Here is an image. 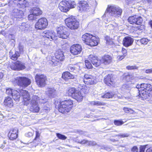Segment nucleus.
<instances>
[{"instance_id":"f257e3e1","label":"nucleus","mask_w":152,"mask_h":152,"mask_svg":"<svg viewBox=\"0 0 152 152\" xmlns=\"http://www.w3.org/2000/svg\"><path fill=\"white\" fill-rule=\"evenodd\" d=\"M122 12V9L119 7L114 5H109L102 17L110 18L113 17H119Z\"/></svg>"},{"instance_id":"f03ea898","label":"nucleus","mask_w":152,"mask_h":152,"mask_svg":"<svg viewBox=\"0 0 152 152\" xmlns=\"http://www.w3.org/2000/svg\"><path fill=\"white\" fill-rule=\"evenodd\" d=\"M139 91V98L142 100L146 99L148 97V92L152 91V86L150 84L143 83L136 86Z\"/></svg>"},{"instance_id":"7ed1b4c3","label":"nucleus","mask_w":152,"mask_h":152,"mask_svg":"<svg viewBox=\"0 0 152 152\" xmlns=\"http://www.w3.org/2000/svg\"><path fill=\"white\" fill-rule=\"evenodd\" d=\"M56 106L58 107L59 112L63 113L69 112L72 107V101L70 99L65 100L62 102H55Z\"/></svg>"},{"instance_id":"20e7f679","label":"nucleus","mask_w":152,"mask_h":152,"mask_svg":"<svg viewBox=\"0 0 152 152\" xmlns=\"http://www.w3.org/2000/svg\"><path fill=\"white\" fill-rule=\"evenodd\" d=\"M76 6V3L74 1H62L59 4L58 7L61 11L66 12L70 8H73Z\"/></svg>"},{"instance_id":"39448f33","label":"nucleus","mask_w":152,"mask_h":152,"mask_svg":"<svg viewBox=\"0 0 152 152\" xmlns=\"http://www.w3.org/2000/svg\"><path fill=\"white\" fill-rule=\"evenodd\" d=\"M55 55V56L51 57V60L49 62L50 64L53 66L58 65L60 61H63L64 59V53L61 50L57 51Z\"/></svg>"},{"instance_id":"423d86ee","label":"nucleus","mask_w":152,"mask_h":152,"mask_svg":"<svg viewBox=\"0 0 152 152\" xmlns=\"http://www.w3.org/2000/svg\"><path fill=\"white\" fill-rule=\"evenodd\" d=\"M65 21L67 26L71 29H77L79 26V22L73 16L66 18Z\"/></svg>"},{"instance_id":"0eeeda50","label":"nucleus","mask_w":152,"mask_h":152,"mask_svg":"<svg viewBox=\"0 0 152 152\" xmlns=\"http://www.w3.org/2000/svg\"><path fill=\"white\" fill-rule=\"evenodd\" d=\"M58 36L62 39H66L69 37V33L67 28L62 26L57 28L56 29Z\"/></svg>"},{"instance_id":"6e6552de","label":"nucleus","mask_w":152,"mask_h":152,"mask_svg":"<svg viewBox=\"0 0 152 152\" xmlns=\"http://www.w3.org/2000/svg\"><path fill=\"white\" fill-rule=\"evenodd\" d=\"M35 79L38 86L43 87L46 85L47 77L44 74H37L35 76Z\"/></svg>"},{"instance_id":"1a4fd4ad","label":"nucleus","mask_w":152,"mask_h":152,"mask_svg":"<svg viewBox=\"0 0 152 152\" xmlns=\"http://www.w3.org/2000/svg\"><path fill=\"white\" fill-rule=\"evenodd\" d=\"M48 25L47 19L45 18L39 19L35 25V28L37 30H42L45 28Z\"/></svg>"},{"instance_id":"9d476101","label":"nucleus","mask_w":152,"mask_h":152,"mask_svg":"<svg viewBox=\"0 0 152 152\" xmlns=\"http://www.w3.org/2000/svg\"><path fill=\"white\" fill-rule=\"evenodd\" d=\"M39 97L36 95L33 96L31 102V105L30 107V110L33 112H38L39 110V108L37 104Z\"/></svg>"},{"instance_id":"9b49d317","label":"nucleus","mask_w":152,"mask_h":152,"mask_svg":"<svg viewBox=\"0 0 152 152\" xmlns=\"http://www.w3.org/2000/svg\"><path fill=\"white\" fill-rule=\"evenodd\" d=\"M16 80L18 85L23 87L28 86L31 83L30 80L26 77H18Z\"/></svg>"},{"instance_id":"f8f14e48","label":"nucleus","mask_w":152,"mask_h":152,"mask_svg":"<svg viewBox=\"0 0 152 152\" xmlns=\"http://www.w3.org/2000/svg\"><path fill=\"white\" fill-rule=\"evenodd\" d=\"M83 81L87 85H93L97 83L96 77L89 74H86L84 75Z\"/></svg>"},{"instance_id":"ddd939ff","label":"nucleus","mask_w":152,"mask_h":152,"mask_svg":"<svg viewBox=\"0 0 152 152\" xmlns=\"http://www.w3.org/2000/svg\"><path fill=\"white\" fill-rule=\"evenodd\" d=\"M32 1V2L33 6H34L31 8L30 10V12L31 13H33L34 16L36 17L39 16L41 15L42 12V11L39 8L36 4V1Z\"/></svg>"},{"instance_id":"4468645a","label":"nucleus","mask_w":152,"mask_h":152,"mask_svg":"<svg viewBox=\"0 0 152 152\" xmlns=\"http://www.w3.org/2000/svg\"><path fill=\"white\" fill-rule=\"evenodd\" d=\"M129 22L131 24H135L138 25H141L142 21L141 17L137 15L129 17L128 19Z\"/></svg>"},{"instance_id":"2eb2a0df","label":"nucleus","mask_w":152,"mask_h":152,"mask_svg":"<svg viewBox=\"0 0 152 152\" xmlns=\"http://www.w3.org/2000/svg\"><path fill=\"white\" fill-rule=\"evenodd\" d=\"M77 5L79 8H78V9L81 11H84L88 12L90 11V10H91L85 1H80Z\"/></svg>"},{"instance_id":"dca6fc26","label":"nucleus","mask_w":152,"mask_h":152,"mask_svg":"<svg viewBox=\"0 0 152 152\" xmlns=\"http://www.w3.org/2000/svg\"><path fill=\"white\" fill-rule=\"evenodd\" d=\"M81 46L78 44H73L70 48V52L74 55L79 54L82 51Z\"/></svg>"},{"instance_id":"f3484780","label":"nucleus","mask_w":152,"mask_h":152,"mask_svg":"<svg viewBox=\"0 0 152 152\" xmlns=\"http://www.w3.org/2000/svg\"><path fill=\"white\" fill-rule=\"evenodd\" d=\"M10 67L13 70L18 71L23 70L26 68L24 64L19 61L15 62Z\"/></svg>"},{"instance_id":"a211bd4d","label":"nucleus","mask_w":152,"mask_h":152,"mask_svg":"<svg viewBox=\"0 0 152 152\" xmlns=\"http://www.w3.org/2000/svg\"><path fill=\"white\" fill-rule=\"evenodd\" d=\"M88 58L94 66L96 67H99L102 64L101 59H98L97 57L95 55H90Z\"/></svg>"},{"instance_id":"6ab92c4d","label":"nucleus","mask_w":152,"mask_h":152,"mask_svg":"<svg viewBox=\"0 0 152 152\" xmlns=\"http://www.w3.org/2000/svg\"><path fill=\"white\" fill-rule=\"evenodd\" d=\"M20 93L23 96L24 104L26 106L28 105L30 102V96L28 91L22 90L20 91Z\"/></svg>"},{"instance_id":"aec40b11","label":"nucleus","mask_w":152,"mask_h":152,"mask_svg":"<svg viewBox=\"0 0 152 152\" xmlns=\"http://www.w3.org/2000/svg\"><path fill=\"white\" fill-rule=\"evenodd\" d=\"M55 33L53 31H45L42 33V35L48 39H51L52 40H55L57 39V37L55 36Z\"/></svg>"},{"instance_id":"412c9836","label":"nucleus","mask_w":152,"mask_h":152,"mask_svg":"<svg viewBox=\"0 0 152 152\" xmlns=\"http://www.w3.org/2000/svg\"><path fill=\"white\" fill-rule=\"evenodd\" d=\"M112 57L109 55H104L101 59L102 64L107 65L110 64L112 61Z\"/></svg>"},{"instance_id":"4be33fe9","label":"nucleus","mask_w":152,"mask_h":152,"mask_svg":"<svg viewBox=\"0 0 152 152\" xmlns=\"http://www.w3.org/2000/svg\"><path fill=\"white\" fill-rule=\"evenodd\" d=\"M133 41L134 40L132 38L127 36L124 38L123 40V44L124 46L128 47L132 44Z\"/></svg>"},{"instance_id":"5701e85b","label":"nucleus","mask_w":152,"mask_h":152,"mask_svg":"<svg viewBox=\"0 0 152 152\" xmlns=\"http://www.w3.org/2000/svg\"><path fill=\"white\" fill-rule=\"evenodd\" d=\"M12 15L17 18H21L24 15L22 11L17 9H15L12 11Z\"/></svg>"},{"instance_id":"b1692460","label":"nucleus","mask_w":152,"mask_h":152,"mask_svg":"<svg viewBox=\"0 0 152 152\" xmlns=\"http://www.w3.org/2000/svg\"><path fill=\"white\" fill-rule=\"evenodd\" d=\"M104 81L107 85L109 86L112 85L115 83L112 74H109L106 76L104 78Z\"/></svg>"},{"instance_id":"393cba45","label":"nucleus","mask_w":152,"mask_h":152,"mask_svg":"<svg viewBox=\"0 0 152 152\" xmlns=\"http://www.w3.org/2000/svg\"><path fill=\"white\" fill-rule=\"evenodd\" d=\"M92 35L90 34L86 33L82 36V40L86 45H89L90 41L92 38Z\"/></svg>"},{"instance_id":"a878e982","label":"nucleus","mask_w":152,"mask_h":152,"mask_svg":"<svg viewBox=\"0 0 152 152\" xmlns=\"http://www.w3.org/2000/svg\"><path fill=\"white\" fill-rule=\"evenodd\" d=\"M46 93V94L50 98H53L56 95V91L53 88H47Z\"/></svg>"},{"instance_id":"bb28decb","label":"nucleus","mask_w":152,"mask_h":152,"mask_svg":"<svg viewBox=\"0 0 152 152\" xmlns=\"http://www.w3.org/2000/svg\"><path fill=\"white\" fill-rule=\"evenodd\" d=\"M4 104L9 107L13 106V103L11 98L9 96L6 97L4 102Z\"/></svg>"},{"instance_id":"cd10ccee","label":"nucleus","mask_w":152,"mask_h":152,"mask_svg":"<svg viewBox=\"0 0 152 152\" xmlns=\"http://www.w3.org/2000/svg\"><path fill=\"white\" fill-rule=\"evenodd\" d=\"M99 42V38L96 37L92 36V38L90 39L89 45L91 46H96Z\"/></svg>"},{"instance_id":"c85d7f7f","label":"nucleus","mask_w":152,"mask_h":152,"mask_svg":"<svg viewBox=\"0 0 152 152\" xmlns=\"http://www.w3.org/2000/svg\"><path fill=\"white\" fill-rule=\"evenodd\" d=\"M83 97L84 96L82 94L81 92L78 90L76 91L73 96V98L78 102L81 101Z\"/></svg>"},{"instance_id":"c756f323","label":"nucleus","mask_w":152,"mask_h":152,"mask_svg":"<svg viewBox=\"0 0 152 152\" xmlns=\"http://www.w3.org/2000/svg\"><path fill=\"white\" fill-rule=\"evenodd\" d=\"M62 77L65 80H67L69 79H74L75 76L74 75L71 74L69 72H66L63 73Z\"/></svg>"},{"instance_id":"7c9ffc66","label":"nucleus","mask_w":152,"mask_h":152,"mask_svg":"<svg viewBox=\"0 0 152 152\" xmlns=\"http://www.w3.org/2000/svg\"><path fill=\"white\" fill-rule=\"evenodd\" d=\"M36 133L35 137L34 139L33 142H31L34 144L33 146L35 147H36L38 145L40 141V133L38 131H36Z\"/></svg>"},{"instance_id":"2f4dec72","label":"nucleus","mask_w":152,"mask_h":152,"mask_svg":"<svg viewBox=\"0 0 152 152\" xmlns=\"http://www.w3.org/2000/svg\"><path fill=\"white\" fill-rule=\"evenodd\" d=\"M68 68L70 72L78 71L80 69V67L78 64H70L68 66Z\"/></svg>"},{"instance_id":"473e14b6","label":"nucleus","mask_w":152,"mask_h":152,"mask_svg":"<svg viewBox=\"0 0 152 152\" xmlns=\"http://www.w3.org/2000/svg\"><path fill=\"white\" fill-rule=\"evenodd\" d=\"M13 94L12 95L13 98L16 101H19V99L20 97V92L16 90H13Z\"/></svg>"},{"instance_id":"72a5a7b5","label":"nucleus","mask_w":152,"mask_h":152,"mask_svg":"<svg viewBox=\"0 0 152 152\" xmlns=\"http://www.w3.org/2000/svg\"><path fill=\"white\" fill-rule=\"evenodd\" d=\"M77 91V90H76L74 88H70L66 93V95L73 97L75 93Z\"/></svg>"},{"instance_id":"f704fd0d","label":"nucleus","mask_w":152,"mask_h":152,"mask_svg":"<svg viewBox=\"0 0 152 152\" xmlns=\"http://www.w3.org/2000/svg\"><path fill=\"white\" fill-rule=\"evenodd\" d=\"M134 78V76L132 75L126 74L124 75L123 77V79L126 81L129 82Z\"/></svg>"},{"instance_id":"c9c22d12","label":"nucleus","mask_w":152,"mask_h":152,"mask_svg":"<svg viewBox=\"0 0 152 152\" xmlns=\"http://www.w3.org/2000/svg\"><path fill=\"white\" fill-rule=\"evenodd\" d=\"M29 26V25L26 24V23H22L21 25L20 26L19 28L22 31H26L28 30Z\"/></svg>"},{"instance_id":"e433bc0d","label":"nucleus","mask_w":152,"mask_h":152,"mask_svg":"<svg viewBox=\"0 0 152 152\" xmlns=\"http://www.w3.org/2000/svg\"><path fill=\"white\" fill-rule=\"evenodd\" d=\"M114 94L111 92H108L105 93L103 95H102L101 97L104 98H111L114 96Z\"/></svg>"},{"instance_id":"4c0bfd02","label":"nucleus","mask_w":152,"mask_h":152,"mask_svg":"<svg viewBox=\"0 0 152 152\" xmlns=\"http://www.w3.org/2000/svg\"><path fill=\"white\" fill-rule=\"evenodd\" d=\"M90 103L92 105L96 106L104 105L105 104L104 102L99 101H91Z\"/></svg>"},{"instance_id":"58836bf2","label":"nucleus","mask_w":152,"mask_h":152,"mask_svg":"<svg viewBox=\"0 0 152 152\" xmlns=\"http://www.w3.org/2000/svg\"><path fill=\"white\" fill-rule=\"evenodd\" d=\"M18 136V134H14L11 132H9L8 136L9 139L11 140H13L16 139Z\"/></svg>"},{"instance_id":"ea45409f","label":"nucleus","mask_w":152,"mask_h":152,"mask_svg":"<svg viewBox=\"0 0 152 152\" xmlns=\"http://www.w3.org/2000/svg\"><path fill=\"white\" fill-rule=\"evenodd\" d=\"M20 56V53L18 51H15V53L11 56V59L13 60H16Z\"/></svg>"},{"instance_id":"a19ab883","label":"nucleus","mask_w":152,"mask_h":152,"mask_svg":"<svg viewBox=\"0 0 152 152\" xmlns=\"http://www.w3.org/2000/svg\"><path fill=\"white\" fill-rule=\"evenodd\" d=\"M41 112H42L43 114H47L50 111V108L46 106H44L41 110Z\"/></svg>"},{"instance_id":"79ce46f5","label":"nucleus","mask_w":152,"mask_h":152,"mask_svg":"<svg viewBox=\"0 0 152 152\" xmlns=\"http://www.w3.org/2000/svg\"><path fill=\"white\" fill-rule=\"evenodd\" d=\"M56 135L59 139L63 140H65L67 138V137L65 135L59 133H56Z\"/></svg>"},{"instance_id":"37998d69","label":"nucleus","mask_w":152,"mask_h":152,"mask_svg":"<svg viewBox=\"0 0 152 152\" xmlns=\"http://www.w3.org/2000/svg\"><path fill=\"white\" fill-rule=\"evenodd\" d=\"M114 123L115 125L120 126L124 124V122L122 120H115L114 121Z\"/></svg>"},{"instance_id":"c03bdc74","label":"nucleus","mask_w":152,"mask_h":152,"mask_svg":"<svg viewBox=\"0 0 152 152\" xmlns=\"http://www.w3.org/2000/svg\"><path fill=\"white\" fill-rule=\"evenodd\" d=\"M85 65L86 68L88 69L91 68L93 67L91 63L88 60H85Z\"/></svg>"},{"instance_id":"a18cd8bd","label":"nucleus","mask_w":152,"mask_h":152,"mask_svg":"<svg viewBox=\"0 0 152 152\" xmlns=\"http://www.w3.org/2000/svg\"><path fill=\"white\" fill-rule=\"evenodd\" d=\"M24 47L21 43H19L18 45V49L20 53H23Z\"/></svg>"},{"instance_id":"49530a36","label":"nucleus","mask_w":152,"mask_h":152,"mask_svg":"<svg viewBox=\"0 0 152 152\" xmlns=\"http://www.w3.org/2000/svg\"><path fill=\"white\" fill-rule=\"evenodd\" d=\"M138 67L136 66H126V69L129 70H134L137 69Z\"/></svg>"},{"instance_id":"de8ad7c7","label":"nucleus","mask_w":152,"mask_h":152,"mask_svg":"<svg viewBox=\"0 0 152 152\" xmlns=\"http://www.w3.org/2000/svg\"><path fill=\"white\" fill-rule=\"evenodd\" d=\"M28 20H35L37 18L36 16H34L33 13H31L28 15Z\"/></svg>"},{"instance_id":"09e8293b","label":"nucleus","mask_w":152,"mask_h":152,"mask_svg":"<svg viewBox=\"0 0 152 152\" xmlns=\"http://www.w3.org/2000/svg\"><path fill=\"white\" fill-rule=\"evenodd\" d=\"M13 89L11 88H9L6 89V93L9 96H12L13 94Z\"/></svg>"},{"instance_id":"8fccbe9b","label":"nucleus","mask_w":152,"mask_h":152,"mask_svg":"<svg viewBox=\"0 0 152 152\" xmlns=\"http://www.w3.org/2000/svg\"><path fill=\"white\" fill-rule=\"evenodd\" d=\"M140 41L142 44H146L148 42V39L146 38H143L140 39Z\"/></svg>"},{"instance_id":"3c124183","label":"nucleus","mask_w":152,"mask_h":152,"mask_svg":"<svg viewBox=\"0 0 152 152\" xmlns=\"http://www.w3.org/2000/svg\"><path fill=\"white\" fill-rule=\"evenodd\" d=\"M116 136H119L121 137L124 138L125 137H127L129 136V134L128 133H124L122 134H120L118 135H116Z\"/></svg>"},{"instance_id":"603ef678","label":"nucleus","mask_w":152,"mask_h":152,"mask_svg":"<svg viewBox=\"0 0 152 152\" xmlns=\"http://www.w3.org/2000/svg\"><path fill=\"white\" fill-rule=\"evenodd\" d=\"M131 87V86L128 83L127 84H123L122 87V89H129Z\"/></svg>"},{"instance_id":"864d4df0","label":"nucleus","mask_w":152,"mask_h":152,"mask_svg":"<svg viewBox=\"0 0 152 152\" xmlns=\"http://www.w3.org/2000/svg\"><path fill=\"white\" fill-rule=\"evenodd\" d=\"M96 145V143L94 141H88L87 145L88 146H94Z\"/></svg>"},{"instance_id":"5fc2aeb1","label":"nucleus","mask_w":152,"mask_h":152,"mask_svg":"<svg viewBox=\"0 0 152 152\" xmlns=\"http://www.w3.org/2000/svg\"><path fill=\"white\" fill-rule=\"evenodd\" d=\"M39 101V102L41 103H46L47 101V99L45 98H42L41 99H39H39L38 100V101Z\"/></svg>"},{"instance_id":"6e6d98bb","label":"nucleus","mask_w":152,"mask_h":152,"mask_svg":"<svg viewBox=\"0 0 152 152\" xmlns=\"http://www.w3.org/2000/svg\"><path fill=\"white\" fill-rule=\"evenodd\" d=\"M88 140H83L81 141H78L77 142V143H80L81 144H88Z\"/></svg>"},{"instance_id":"4d7b16f0","label":"nucleus","mask_w":152,"mask_h":152,"mask_svg":"<svg viewBox=\"0 0 152 152\" xmlns=\"http://www.w3.org/2000/svg\"><path fill=\"white\" fill-rule=\"evenodd\" d=\"M9 132H11L14 134H18V129L17 128H15L11 130Z\"/></svg>"},{"instance_id":"13d9d810","label":"nucleus","mask_w":152,"mask_h":152,"mask_svg":"<svg viewBox=\"0 0 152 152\" xmlns=\"http://www.w3.org/2000/svg\"><path fill=\"white\" fill-rule=\"evenodd\" d=\"M122 53L123 54V55L124 56H126L127 55V52L126 50L124 48H122Z\"/></svg>"},{"instance_id":"bf43d9fd","label":"nucleus","mask_w":152,"mask_h":152,"mask_svg":"<svg viewBox=\"0 0 152 152\" xmlns=\"http://www.w3.org/2000/svg\"><path fill=\"white\" fill-rule=\"evenodd\" d=\"M1 34L5 36V37H7L8 34L7 32L4 31H1Z\"/></svg>"},{"instance_id":"052dcab7","label":"nucleus","mask_w":152,"mask_h":152,"mask_svg":"<svg viewBox=\"0 0 152 152\" xmlns=\"http://www.w3.org/2000/svg\"><path fill=\"white\" fill-rule=\"evenodd\" d=\"M132 152H138V148L136 146H134L132 149Z\"/></svg>"},{"instance_id":"680f3d73","label":"nucleus","mask_w":152,"mask_h":152,"mask_svg":"<svg viewBox=\"0 0 152 152\" xmlns=\"http://www.w3.org/2000/svg\"><path fill=\"white\" fill-rule=\"evenodd\" d=\"M125 57V56L123 55L121 56H118L117 57V59L118 60L120 61L121 60L123 59H124V58Z\"/></svg>"},{"instance_id":"e2e57ef3","label":"nucleus","mask_w":152,"mask_h":152,"mask_svg":"<svg viewBox=\"0 0 152 152\" xmlns=\"http://www.w3.org/2000/svg\"><path fill=\"white\" fill-rule=\"evenodd\" d=\"M8 37L10 40H14V39L15 38V37L13 34H9L8 36Z\"/></svg>"},{"instance_id":"0e129e2a","label":"nucleus","mask_w":152,"mask_h":152,"mask_svg":"<svg viewBox=\"0 0 152 152\" xmlns=\"http://www.w3.org/2000/svg\"><path fill=\"white\" fill-rule=\"evenodd\" d=\"M145 147L144 146H141L140 147L139 152H145Z\"/></svg>"},{"instance_id":"69168bd1","label":"nucleus","mask_w":152,"mask_h":152,"mask_svg":"<svg viewBox=\"0 0 152 152\" xmlns=\"http://www.w3.org/2000/svg\"><path fill=\"white\" fill-rule=\"evenodd\" d=\"M26 137H30L33 135V133L31 132H28V133L25 134Z\"/></svg>"},{"instance_id":"338daca9","label":"nucleus","mask_w":152,"mask_h":152,"mask_svg":"<svg viewBox=\"0 0 152 152\" xmlns=\"http://www.w3.org/2000/svg\"><path fill=\"white\" fill-rule=\"evenodd\" d=\"M145 72L147 73H152V68L146 69Z\"/></svg>"},{"instance_id":"774afa93","label":"nucleus","mask_w":152,"mask_h":152,"mask_svg":"<svg viewBox=\"0 0 152 152\" xmlns=\"http://www.w3.org/2000/svg\"><path fill=\"white\" fill-rule=\"evenodd\" d=\"M146 152H152V147L148 148L146 150Z\"/></svg>"}]
</instances>
